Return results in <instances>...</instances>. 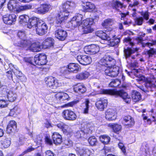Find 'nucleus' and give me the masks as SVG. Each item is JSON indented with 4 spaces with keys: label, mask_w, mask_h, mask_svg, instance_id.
Here are the masks:
<instances>
[{
    "label": "nucleus",
    "mask_w": 156,
    "mask_h": 156,
    "mask_svg": "<svg viewBox=\"0 0 156 156\" xmlns=\"http://www.w3.org/2000/svg\"><path fill=\"white\" fill-rule=\"evenodd\" d=\"M149 13L148 11L142 12L141 13V15L146 20H147L149 19Z\"/></svg>",
    "instance_id": "56"
},
{
    "label": "nucleus",
    "mask_w": 156,
    "mask_h": 156,
    "mask_svg": "<svg viewBox=\"0 0 156 156\" xmlns=\"http://www.w3.org/2000/svg\"><path fill=\"white\" fill-rule=\"evenodd\" d=\"M7 105V101L4 100L0 99V108H3L5 107Z\"/></svg>",
    "instance_id": "58"
},
{
    "label": "nucleus",
    "mask_w": 156,
    "mask_h": 156,
    "mask_svg": "<svg viewBox=\"0 0 156 156\" xmlns=\"http://www.w3.org/2000/svg\"><path fill=\"white\" fill-rule=\"evenodd\" d=\"M48 29V27L46 23L41 20L38 23L37 26L34 29H35L37 34L42 36L47 32Z\"/></svg>",
    "instance_id": "9"
},
{
    "label": "nucleus",
    "mask_w": 156,
    "mask_h": 156,
    "mask_svg": "<svg viewBox=\"0 0 156 156\" xmlns=\"http://www.w3.org/2000/svg\"><path fill=\"white\" fill-rule=\"evenodd\" d=\"M89 72L85 71L78 74L76 76V79L80 80H85L87 78L89 75Z\"/></svg>",
    "instance_id": "36"
},
{
    "label": "nucleus",
    "mask_w": 156,
    "mask_h": 156,
    "mask_svg": "<svg viewBox=\"0 0 156 156\" xmlns=\"http://www.w3.org/2000/svg\"><path fill=\"white\" fill-rule=\"evenodd\" d=\"M144 85L145 87L147 89H145L143 87L141 88V89L145 93L148 92L150 90L149 88L150 89L153 86V85L151 81L148 80L146 81Z\"/></svg>",
    "instance_id": "38"
},
{
    "label": "nucleus",
    "mask_w": 156,
    "mask_h": 156,
    "mask_svg": "<svg viewBox=\"0 0 156 156\" xmlns=\"http://www.w3.org/2000/svg\"><path fill=\"white\" fill-rule=\"evenodd\" d=\"M99 138L101 142L105 144H108L110 140V137L106 135H101Z\"/></svg>",
    "instance_id": "41"
},
{
    "label": "nucleus",
    "mask_w": 156,
    "mask_h": 156,
    "mask_svg": "<svg viewBox=\"0 0 156 156\" xmlns=\"http://www.w3.org/2000/svg\"><path fill=\"white\" fill-rule=\"evenodd\" d=\"M124 42L129 44L131 47H133L135 45V43L132 41V39L129 37H127L124 38Z\"/></svg>",
    "instance_id": "51"
},
{
    "label": "nucleus",
    "mask_w": 156,
    "mask_h": 156,
    "mask_svg": "<svg viewBox=\"0 0 156 156\" xmlns=\"http://www.w3.org/2000/svg\"><path fill=\"white\" fill-rule=\"evenodd\" d=\"M13 72L16 76L19 77V78L23 75L22 73L16 69V71L14 70Z\"/></svg>",
    "instance_id": "62"
},
{
    "label": "nucleus",
    "mask_w": 156,
    "mask_h": 156,
    "mask_svg": "<svg viewBox=\"0 0 156 156\" xmlns=\"http://www.w3.org/2000/svg\"><path fill=\"white\" fill-rule=\"evenodd\" d=\"M83 16L80 14H78L73 17V20H76L78 23H80L82 20Z\"/></svg>",
    "instance_id": "55"
},
{
    "label": "nucleus",
    "mask_w": 156,
    "mask_h": 156,
    "mask_svg": "<svg viewBox=\"0 0 156 156\" xmlns=\"http://www.w3.org/2000/svg\"><path fill=\"white\" fill-rule=\"evenodd\" d=\"M76 151L80 156H89L91 152L90 150L86 148L77 147Z\"/></svg>",
    "instance_id": "23"
},
{
    "label": "nucleus",
    "mask_w": 156,
    "mask_h": 156,
    "mask_svg": "<svg viewBox=\"0 0 156 156\" xmlns=\"http://www.w3.org/2000/svg\"><path fill=\"white\" fill-rule=\"evenodd\" d=\"M95 8L94 4L90 2H87L85 5L83 6L84 10L87 12H91Z\"/></svg>",
    "instance_id": "39"
},
{
    "label": "nucleus",
    "mask_w": 156,
    "mask_h": 156,
    "mask_svg": "<svg viewBox=\"0 0 156 156\" xmlns=\"http://www.w3.org/2000/svg\"><path fill=\"white\" fill-rule=\"evenodd\" d=\"M113 22V20L112 19H107L105 20L104 23H103V26L106 27L108 26L111 25Z\"/></svg>",
    "instance_id": "49"
},
{
    "label": "nucleus",
    "mask_w": 156,
    "mask_h": 156,
    "mask_svg": "<svg viewBox=\"0 0 156 156\" xmlns=\"http://www.w3.org/2000/svg\"><path fill=\"white\" fill-rule=\"evenodd\" d=\"M55 44L54 40L51 37H48L45 39L42 44V48L44 49L53 47Z\"/></svg>",
    "instance_id": "18"
},
{
    "label": "nucleus",
    "mask_w": 156,
    "mask_h": 156,
    "mask_svg": "<svg viewBox=\"0 0 156 156\" xmlns=\"http://www.w3.org/2000/svg\"><path fill=\"white\" fill-rule=\"evenodd\" d=\"M99 47L95 44H91L85 46L84 51L86 53L91 55L97 53L99 51Z\"/></svg>",
    "instance_id": "11"
},
{
    "label": "nucleus",
    "mask_w": 156,
    "mask_h": 156,
    "mask_svg": "<svg viewBox=\"0 0 156 156\" xmlns=\"http://www.w3.org/2000/svg\"><path fill=\"white\" fill-rule=\"evenodd\" d=\"M25 61L26 62L33 65H35V57L34 58L33 57L26 58Z\"/></svg>",
    "instance_id": "52"
},
{
    "label": "nucleus",
    "mask_w": 156,
    "mask_h": 156,
    "mask_svg": "<svg viewBox=\"0 0 156 156\" xmlns=\"http://www.w3.org/2000/svg\"><path fill=\"white\" fill-rule=\"evenodd\" d=\"M44 140L45 144L48 145H51L53 144V141L51 139L50 136H46L44 138Z\"/></svg>",
    "instance_id": "48"
},
{
    "label": "nucleus",
    "mask_w": 156,
    "mask_h": 156,
    "mask_svg": "<svg viewBox=\"0 0 156 156\" xmlns=\"http://www.w3.org/2000/svg\"><path fill=\"white\" fill-rule=\"evenodd\" d=\"M118 146L119 148L121 149L122 152L125 153L126 152L125 147L123 143H119L118 144Z\"/></svg>",
    "instance_id": "60"
},
{
    "label": "nucleus",
    "mask_w": 156,
    "mask_h": 156,
    "mask_svg": "<svg viewBox=\"0 0 156 156\" xmlns=\"http://www.w3.org/2000/svg\"><path fill=\"white\" fill-rule=\"evenodd\" d=\"M105 118L108 120H113L116 119V116L115 111L112 109H109L105 112Z\"/></svg>",
    "instance_id": "24"
},
{
    "label": "nucleus",
    "mask_w": 156,
    "mask_h": 156,
    "mask_svg": "<svg viewBox=\"0 0 156 156\" xmlns=\"http://www.w3.org/2000/svg\"><path fill=\"white\" fill-rule=\"evenodd\" d=\"M17 35L19 38L14 41V44L15 46L20 48H23L26 46H29L31 43V41L26 39L24 31H19Z\"/></svg>",
    "instance_id": "5"
},
{
    "label": "nucleus",
    "mask_w": 156,
    "mask_h": 156,
    "mask_svg": "<svg viewBox=\"0 0 156 156\" xmlns=\"http://www.w3.org/2000/svg\"><path fill=\"white\" fill-rule=\"evenodd\" d=\"M97 36L101 38L102 40L107 41V44L110 47H118L120 41V38L113 36L112 38H111L106 33L102 31H98L96 32Z\"/></svg>",
    "instance_id": "3"
},
{
    "label": "nucleus",
    "mask_w": 156,
    "mask_h": 156,
    "mask_svg": "<svg viewBox=\"0 0 156 156\" xmlns=\"http://www.w3.org/2000/svg\"><path fill=\"white\" fill-rule=\"evenodd\" d=\"M155 53V51L154 49L152 48L147 51V54L149 57H152V55Z\"/></svg>",
    "instance_id": "61"
},
{
    "label": "nucleus",
    "mask_w": 156,
    "mask_h": 156,
    "mask_svg": "<svg viewBox=\"0 0 156 156\" xmlns=\"http://www.w3.org/2000/svg\"><path fill=\"white\" fill-rule=\"evenodd\" d=\"M120 83V82L118 80H114L110 83L109 86L112 87H117Z\"/></svg>",
    "instance_id": "50"
},
{
    "label": "nucleus",
    "mask_w": 156,
    "mask_h": 156,
    "mask_svg": "<svg viewBox=\"0 0 156 156\" xmlns=\"http://www.w3.org/2000/svg\"><path fill=\"white\" fill-rule=\"evenodd\" d=\"M132 96L133 100L135 102H137L141 99V96L140 92L134 90L132 92Z\"/></svg>",
    "instance_id": "33"
},
{
    "label": "nucleus",
    "mask_w": 156,
    "mask_h": 156,
    "mask_svg": "<svg viewBox=\"0 0 156 156\" xmlns=\"http://www.w3.org/2000/svg\"><path fill=\"white\" fill-rule=\"evenodd\" d=\"M138 49L137 48L132 49L130 48H124V53L126 59L129 57L131 55L134 53L135 51H137Z\"/></svg>",
    "instance_id": "31"
},
{
    "label": "nucleus",
    "mask_w": 156,
    "mask_h": 156,
    "mask_svg": "<svg viewBox=\"0 0 156 156\" xmlns=\"http://www.w3.org/2000/svg\"><path fill=\"white\" fill-rule=\"evenodd\" d=\"M17 109V106H16L14 108L10 110V112L9 113V115L10 116H13L15 114L17 115V114L16 112L14 111V110H16Z\"/></svg>",
    "instance_id": "63"
},
{
    "label": "nucleus",
    "mask_w": 156,
    "mask_h": 156,
    "mask_svg": "<svg viewBox=\"0 0 156 156\" xmlns=\"http://www.w3.org/2000/svg\"><path fill=\"white\" fill-rule=\"evenodd\" d=\"M83 30V34H88L92 33L94 31L93 28H91L90 26L87 27L85 28H82Z\"/></svg>",
    "instance_id": "45"
},
{
    "label": "nucleus",
    "mask_w": 156,
    "mask_h": 156,
    "mask_svg": "<svg viewBox=\"0 0 156 156\" xmlns=\"http://www.w3.org/2000/svg\"><path fill=\"white\" fill-rule=\"evenodd\" d=\"M80 66L79 65L75 63H70L68 66V69L70 72L74 73H76L79 71Z\"/></svg>",
    "instance_id": "30"
},
{
    "label": "nucleus",
    "mask_w": 156,
    "mask_h": 156,
    "mask_svg": "<svg viewBox=\"0 0 156 156\" xmlns=\"http://www.w3.org/2000/svg\"><path fill=\"white\" fill-rule=\"evenodd\" d=\"M123 124L127 127H131L134 124L133 119L130 116H126L124 117Z\"/></svg>",
    "instance_id": "20"
},
{
    "label": "nucleus",
    "mask_w": 156,
    "mask_h": 156,
    "mask_svg": "<svg viewBox=\"0 0 156 156\" xmlns=\"http://www.w3.org/2000/svg\"><path fill=\"white\" fill-rule=\"evenodd\" d=\"M69 126L68 125L64 124L62 130V131H63V133L64 134H66L69 132Z\"/></svg>",
    "instance_id": "57"
},
{
    "label": "nucleus",
    "mask_w": 156,
    "mask_h": 156,
    "mask_svg": "<svg viewBox=\"0 0 156 156\" xmlns=\"http://www.w3.org/2000/svg\"><path fill=\"white\" fill-rule=\"evenodd\" d=\"M116 62L115 59L109 55L104 57L100 61V64L108 66L105 70V74L112 77H115L119 73V68L115 65Z\"/></svg>",
    "instance_id": "1"
},
{
    "label": "nucleus",
    "mask_w": 156,
    "mask_h": 156,
    "mask_svg": "<svg viewBox=\"0 0 156 156\" xmlns=\"http://www.w3.org/2000/svg\"><path fill=\"white\" fill-rule=\"evenodd\" d=\"M90 102L88 99H86L83 104V113L85 114H88L89 108L90 106Z\"/></svg>",
    "instance_id": "35"
},
{
    "label": "nucleus",
    "mask_w": 156,
    "mask_h": 156,
    "mask_svg": "<svg viewBox=\"0 0 156 156\" xmlns=\"http://www.w3.org/2000/svg\"><path fill=\"white\" fill-rule=\"evenodd\" d=\"M25 48H29L30 51L34 52L39 51L41 50L40 44L38 42L30 44L29 46H26Z\"/></svg>",
    "instance_id": "26"
},
{
    "label": "nucleus",
    "mask_w": 156,
    "mask_h": 156,
    "mask_svg": "<svg viewBox=\"0 0 156 156\" xmlns=\"http://www.w3.org/2000/svg\"><path fill=\"white\" fill-rule=\"evenodd\" d=\"M99 16H96V18L94 19L92 18H87L86 20H84L82 22L80 23V27L82 28L85 27L90 26L93 23L95 19H98Z\"/></svg>",
    "instance_id": "22"
},
{
    "label": "nucleus",
    "mask_w": 156,
    "mask_h": 156,
    "mask_svg": "<svg viewBox=\"0 0 156 156\" xmlns=\"http://www.w3.org/2000/svg\"><path fill=\"white\" fill-rule=\"evenodd\" d=\"M65 15V14L60 12L55 17L54 21V24L58 26L64 22L65 20L67 19L68 17V16H66Z\"/></svg>",
    "instance_id": "17"
},
{
    "label": "nucleus",
    "mask_w": 156,
    "mask_h": 156,
    "mask_svg": "<svg viewBox=\"0 0 156 156\" xmlns=\"http://www.w3.org/2000/svg\"><path fill=\"white\" fill-rule=\"evenodd\" d=\"M16 123L14 120H11L10 122L7 127V132L9 133L13 132L16 130Z\"/></svg>",
    "instance_id": "25"
},
{
    "label": "nucleus",
    "mask_w": 156,
    "mask_h": 156,
    "mask_svg": "<svg viewBox=\"0 0 156 156\" xmlns=\"http://www.w3.org/2000/svg\"><path fill=\"white\" fill-rule=\"evenodd\" d=\"M1 144L3 147L7 148L10 146L11 143L9 139H5L1 141Z\"/></svg>",
    "instance_id": "44"
},
{
    "label": "nucleus",
    "mask_w": 156,
    "mask_h": 156,
    "mask_svg": "<svg viewBox=\"0 0 156 156\" xmlns=\"http://www.w3.org/2000/svg\"><path fill=\"white\" fill-rule=\"evenodd\" d=\"M75 6V4L73 2L66 1L62 5L60 12L65 14L66 16H68L69 13L72 12Z\"/></svg>",
    "instance_id": "7"
},
{
    "label": "nucleus",
    "mask_w": 156,
    "mask_h": 156,
    "mask_svg": "<svg viewBox=\"0 0 156 156\" xmlns=\"http://www.w3.org/2000/svg\"><path fill=\"white\" fill-rule=\"evenodd\" d=\"M73 89L75 92L80 94L85 93L87 90L85 86L81 84H78L75 86Z\"/></svg>",
    "instance_id": "27"
},
{
    "label": "nucleus",
    "mask_w": 156,
    "mask_h": 156,
    "mask_svg": "<svg viewBox=\"0 0 156 156\" xmlns=\"http://www.w3.org/2000/svg\"><path fill=\"white\" fill-rule=\"evenodd\" d=\"M53 143L56 145H58L61 144L62 142V136L58 133H54L52 135Z\"/></svg>",
    "instance_id": "29"
},
{
    "label": "nucleus",
    "mask_w": 156,
    "mask_h": 156,
    "mask_svg": "<svg viewBox=\"0 0 156 156\" xmlns=\"http://www.w3.org/2000/svg\"><path fill=\"white\" fill-rule=\"evenodd\" d=\"M145 45L148 47L154 45H156V40H152L151 42H147L146 43Z\"/></svg>",
    "instance_id": "64"
},
{
    "label": "nucleus",
    "mask_w": 156,
    "mask_h": 156,
    "mask_svg": "<svg viewBox=\"0 0 156 156\" xmlns=\"http://www.w3.org/2000/svg\"><path fill=\"white\" fill-rule=\"evenodd\" d=\"M76 59L80 64L83 65L89 64L91 62V58L86 55H78Z\"/></svg>",
    "instance_id": "15"
},
{
    "label": "nucleus",
    "mask_w": 156,
    "mask_h": 156,
    "mask_svg": "<svg viewBox=\"0 0 156 156\" xmlns=\"http://www.w3.org/2000/svg\"><path fill=\"white\" fill-rule=\"evenodd\" d=\"M134 21L136 25L140 26L142 24L144 19L142 17H136L134 19Z\"/></svg>",
    "instance_id": "47"
},
{
    "label": "nucleus",
    "mask_w": 156,
    "mask_h": 156,
    "mask_svg": "<svg viewBox=\"0 0 156 156\" xmlns=\"http://www.w3.org/2000/svg\"><path fill=\"white\" fill-rule=\"evenodd\" d=\"M99 94H108L115 96V97H120L122 98L124 101L126 103H129L131 101V98L129 96L127 93L123 90H117L116 89H101L94 93H92L91 95H95Z\"/></svg>",
    "instance_id": "2"
},
{
    "label": "nucleus",
    "mask_w": 156,
    "mask_h": 156,
    "mask_svg": "<svg viewBox=\"0 0 156 156\" xmlns=\"http://www.w3.org/2000/svg\"><path fill=\"white\" fill-rule=\"evenodd\" d=\"M110 126L112 127L114 132L117 133L121 129V126L118 124H111Z\"/></svg>",
    "instance_id": "43"
},
{
    "label": "nucleus",
    "mask_w": 156,
    "mask_h": 156,
    "mask_svg": "<svg viewBox=\"0 0 156 156\" xmlns=\"http://www.w3.org/2000/svg\"><path fill=\"white\" fill-rule=\"evenodd\" d=\"M18 5V2L16 0H10L8 4V8L11 11H15Z\"/></svg>",
    "instance_id": "28"
},
{
    "label": "nucleus",
    "mask_w": 156,
    "mask_h": 156,
    "mask_svg": "<svg viewBox=\"0 0 156 156\" xmlns=\"http://www.w3.org/2000/svg\"><path fill=\"white\" fill-rule=\"evenodd\" d=\"M41 20L35 17H33L29 18L28 22L27 23V27L29 29H34L37 26L38 23L40 22Z\"/></svg>",
    "instance_id": "16"
},
{
    "label": "nucleus",
    "mask_w": 156,
    "mask_h": 156,
    "mask_svg": "<svg viewBox=\"0 0 156 156\" xmlns=\"http://www.w3.org/2000/svg\"><path fill=\"white\" fill-rule=\"evenodd\" d=\"M6 93L7 94V98L8 100L10 102L14 101L16 98V94L14 93L12 91L9 90H6Z\"/></svg>",
    "instance_id": "32"
},
{
    "label": "nucleus",
    "mask_w": 156,
    "mask_h": 156,
    "mask_svg": "<svg viewBox=\"0 0 156 156\" xmlns=\"http://www.w3.org/2000/svg\"><path fill=\"white\" fill-rule=\"evenodd\" d=\"M70 73V71L69 69H68L67 68L64 67L61 69L60 75L66 78H69V77L68 76V75Z\"/></svg>",
    "instance_id": "37"
},
{
    "label": "nucleus",
    "mask_w": 156,
    "mask_h": 156,
    "mask_svg": "<svg viewBox=\"0 0 156 156\" xmlns=\"http://www.w3.org/2000/svg\"><path fill=\"white\" fill-rule=\"evenodd\" d=\"M70 25H71V26L73 27H76L77 26L80 27V23H78L76 20H73V18L72 20L69 23Z\"/></svg>",
    "instance_id": "53"
},
{
    "label": "nucleus",
    "mask_w": 156,
    "mask_h": 156,
    "mask_svg": "<svg viewBox=\"0 0 156 156\" xmlns=\"http://www.w3.org/2000/svg\"><path fill=\"white\" fill-rule=\"evenodd\" d=\"M55 35L58 39L61 41H63L67 36V33L63 29L60 28L56 30Z\"/></svg>",
    "instance_id": "19"
},
{
    "label": "nucleus",
    "mask_w": 156,
    "mask_h": 156,
    "mask_svg": "<svg viewBox=\"0 0 156 156\" xmlns=\"http://www.w3.org/2000/svg\"><path fill=\"white\" fill-rule=\"evenodd\" d=\"M3 20L6 24L11 25L16 20V16L14 14H6L3 16Z\"/></svg>",
    "instance_id": "13"
},
{
    "label": "nucleus",
    "mask_w": 156,
    "mask_h": 156,
    "mask_svg": "<svg viewBox=\"0 0 156 156\" xmlns=\"http://www.w3.org/2000/svg\"><path fill=\"white\" fill-rule=\"evenodd\" d=\"M91 131L87 125H85L81 130L78 131L76 136L78 138H81L82 139H87L89 136V134L91 133Z\"/></svg>",
    "instance_id": "8"
},
{
    "label": "nucleus",
    "mask_w": 156,
    "mask_h": 156,
    "mask_svg": "<svg viewBox=\"0 0 156 156\" xmlns=\"http://www.w3.org/2000/svg\"><path fill=\"white\" fill-rule=\"evenodd\" d=\"M32 5H21L19 6L16 9V11L17 12H19L22 11L27 10H28L32 9Z\"/></svg>",
    "instance_id": "34"
},
{
    "label": "nucleus",
    "mask_w": 156,
    "mask_h": 156,
    "mask_svg": "<svg viewBox=\"0 0 156 156\" xmlns=\"http://www.w3.org/2000/svg\"><path fill=\"white\" fill-rule=\"evenodd\" d=\"M45 81L47 86L51 89H55L61 86L62 84L55 78L52 76L45 78Z\"/></svg>",
    "instance_id": "6"
},
{
    "label": "nucleus",
    "mask_w": 156,
    "mask_h": 156,
    "mask_svg": "<svg viewBox=\"0 0 156 156\" xmlns=\"http://www.w3.org/2000/svg\"><path fill=\"white\" fill-rule=\"evenodd\" d=\"M29 17L26 15H23L19 16V23L23 25L24 23H27V21L29 20Z\"/></svg>",
    "instance_id": "42"
},
{
    "label": "nucleus",
    "mask_w": 156,
    "mask_h": 156,
    "mask_svg": "<svg viewBox=\"0 0 156 156\" xmlns=\"http://www.w3.org/2000/svg\"><path fill=\"white\" fill-rule=\"evenodd\" d=\"M112 6L114 9H115L117 10H119V8H122L123 7L125 8L126 7V6L123 5V4L117 0L114 2Z\"/></svg>",
    "instance_id": "40"
},
{
    "label": "nucleus",
    "mask_w": 156,
    "mask_h": 156,
    "mask_svg": "<svg viewBox=\"0 0 156 156\" xmlns=\"http://www.w3.org/2000/svg\"><path fill=\"white\" fill-rule=\"evenodd\" d=\"M88 141L90 144L91 146L95 145L97 142V139L94 136L90 137L88 139Z\"/></svg>",
    "instance_id": "46"
},
{
    "label": "nucleus",
    "mask_w": 156,
    "mask_h": 156,
    "mask_svg": "<svg viewBox=\"0 0 156 156\" xmlns=\"http://www.w3.org/2000/svg\"><path fill=\"white\" fill-rule=\"evenodd\" d=\"M42 139V138L39 135H37L34 139V142L36 143L37 144H40Z\"/></svg>",
    "instance_id": "59"
},
{
    "label": "nucleus",
    "mask_w": 156,
    "mask_h": 156,
    "mask_svg": "<svg viewBox=\"0 0 156 156\" xmlns=\"http://www.w3.org/2000/svg\"><path fill=\"white\" fill-rule=\"evenodd\" d=\"M37 3L33 4L34 8V12L40 14H44L48 12L51 7L50 4L43 3L45 0H35Z\"/></svg>",
    "instance_id": "4"
},
{
    "label": "nucleus",
    "mask_w": 156,
    "mask_h": 156,
    "mask_svg": "<svg viewBox=\"0 0 156 156\" xmlns=\"http://www.w3.org/2000/svg\"><path fill=\"white\" fill-rule=\"evenodd\" d=\"M108 101L107 99H102L98 101L96 103V106L98 110L103 111L107 105Z\"/></svg>",
    "instance_id": "21"
},
{
    "label": "nucleus",
    "mask_w": 156,
    "mask_h": 156,
    "mask_svg": "<svg viewBox=\"0 0 156 156\" xmlns=\"http://www.w3.org/2000/svg\"><path fill=\"white\" fill-rule=\"evenodd\" d=\"M27 138L21 135L19 136V144L22 145L26 141Z\"/></svg>",
    "instance_id": "54"
},
{
    "label": "nucleus",
    "mask_w": 156,
    "mask_h": 156,
    "mask_svg": "<svg viewBox=\"0 0 156 156\" xmlns=\"http://www.w3.org/2000/svg\"><path fill=\"white\" fill-rule=\"evenodd\" d=\"M55 97L57 101V103H62L65 102L69 98L68 95L63 92L57 93L55 95Z\"/></svg>",
    "instance_id": "14"
},
{
    "label": "nucleus",
    "mask_w": 156,
    "mask_h": 156,
    "mask_svg": "<svg viewBox=\"0 0 156 156\" xmlns=\"http://www.w3.org/2000/svg\"><path fill=\"white\" fill-rule=\"evenodd\" d=\"M35 64L43 65L47 63V60L46 55L44 54L36 55L35 56Z\"/></svg>",
    "instance_id": "12"
},
{
    "label": "nucleus",
    "mask_w": 156,
    "mask_h": 156,
    "mask_svg": "<svg viewBox=\"0 0 156 156\" xmlns=\"http://www.w3.org/2000/svg\"><path fill=\"white\" fill-rule=\"evenodd\" d=\"M62 116L64 119L66 120L73 121L77 118L76 114L72 111L66 109L64 110L62 113Z\"/></svg>",
    "instance_id": "10"
}]
</instances>
